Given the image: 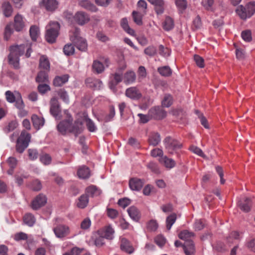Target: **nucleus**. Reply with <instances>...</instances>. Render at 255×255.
Wrapping results in <instances>:
<instances>
[{
	"mask_svg": "<svg viewBox=\"0 0 255 255\" xmlns=\"http://www.w3.org/2000/svg\"><path fill=\"white\" fill-rule=\"evenodd\" d=\"M73 118L71 116L66 120L61 121L57 126V129L63 135L67 132L74 134L75 137L80 134L83 130V123L79 120H76L72 123Z\"/></svg>",
	"mask_w": 255,
	"mask_h": 255,
	"instance_id": "1",
	"label": "nucleus"
},
{
	"mask_svg": "<svg viewBox=\"0 0 255 255\" xmlns=\"http://www.w3.org/2000/svg\"><path fill=\"white\" fill-rule=\"evenodd\" d=\"M195 236L194 233L187 230L181 231L178 234L179 239L184 240L186 243L183 246V249L186 255H194L195 248L191 238Z\"/></svg>",
	"mask_w": 255,
	"mask_h": 255,
	"instance_id": "2",
	"label": "nucleus"
},
{
	"mask_svg": "<svg viewBox=\"0 0 255 255\" xmlns=\"http://www.w3.org/2000/svg\"><path fill=\"white\" fill-rule=\"evenodd\" d=\"M236 12L243 20L251 18L255 13V2L250 1L245 5H240L236 8Z\"/></svg>",
	"mask_w": 255,
	"mask_h": 255,
	"instance_id": "3",
	"label": "nucleus"
},
{
	"mask_svg": "<svg viewBox=\"0 0 255 255\" xmlns=\"http://www.w3.org/2000/svg\"><path fill=\"white\" fill-rule=\"evenodd\" d=\"M31 134L26 130H22L17 138V152L22 153L28 147L31 140Z\"/></svg>",
	"mask_w": 255,
	"mask_h": 255,
	"instance_id": "4",
	"label": "nucleus"
},
{
	"mask_svg": "<svg viewBox=\"0 0 255 255\" xmlns=\"http://www.w3.org/2000/svg\"><path fill=\"white\" fill-rule=\"evenodd\" d=\"M70 39L74 45L80 51H85L88 45L85 39L80 36V33H72Z\"/></svg>",
	"mask_w": 255,
	"mask_h": 255,
	"instance_id": "5",
	"label": "nucleus"
},
{
	"mask_svg": "<svg viewBox=\"0 0 255 255\" xmlns=\"http://www.w3.org/2000/svg\"><path fill=\"white\" fill-rule=\"evenodd\" d=\"M150 118L160 120L164 119L167 116L166 112L160 107H154L148 111Z\"/></svg>",
	"mask_w": 255,
	"mask_h": 255,
	"instance_id": "6",
	"label": "nucleus"
},
{
	"mask_svg": "<svg viewBox=\"0 0 255 255\" xmlns=\"http://www.w3.org/2000/svg\"><path fill=\"white\" fill-rule=\"evenodd\" d=\"M115 116V109L113 105L109 107L108 113H101L97 116H95L97 120L99 122H104L108 123L111 121Z\"/></svg>",
	"mask_w": 255,
	"mask_h": 255,
	"instance_id": "7",
	"label": "nucleus"
},
{
	"mask_svg": "<svg viewBox=\"0 0 255 255\" xmlns=\"http://www.w3.org/2000/svg\"><path fill=\"white\" fill-rule=\"evenodd\" d=\"M53 231L57 238H63L69 234L70 229L66 225L57 224L56 226L53 228Z\"/></svg>",
	"mask_w": 255,
	"mask_h": 255,
	"instance_id": "8",
	"label": "nucleus"
},
{
	"mask_svg": "<svg viewBox=\"0 0 255 255\" xmlns=\"http://www.w3.org/2000/svg\"><path fill=\"white\" fill-rule=\"evenodd\" d=\"M120 247L122 251L128 254H131L134 252L132 244L126 238H120Z\"/></svg>",
	"mask_w": 255,
	"mask_h": 255,
	"instance_id": "9",
	"label": "nucleus"
},
{
	"mask_svg": "<svg viewBox=\"0 0 255 255\" xmlns=\"http://www.w3.org/2000/svg\"><path fill=\"white\" fill-rule=\"evenodd\" d=\"M47 202V198L43 194H39L36 196L32 200L31 204V207L33 210H37L44 206Z\"/></svg>",
	"mask_w": 255,
	"mask_h": 255,
	"instance_id": "10",
	"label": "nucleus"
},
{
	"mask_svg": "<svg viewBox=\"0 0 255 255\" xmlns=\"http://www.w3.org/2000/svg\"><path fill=\"white\" fill-rule=\"evenodd\" d=\"M164 142L166 149L169 152H171L172 150L179 149L182 146V144L178 141L170 137H166L164 139Z\"/></svg>",
	"mask_w": 255,
	"mask_h": 255,
	"instance_id": "11",
	"label": "nucleus"
},
{
	"mask_svg": "<svg viewBox=\"0 0 255 255\" xmlns=\"http://www.w3.org/2000/svg\"><path fill=\"white\" fill-rule=\"evenodd\" d=\"M125 95L133 100H138L142 97V94L136 87H131L127 89Z\"/></svg>",
	"mask_w": 255,
	"mask_h": 255,
	"instance_id": "12",
	"label": "nucleus"
},
{
	"mask_svg": "<svg viewBox=\"0 0 255 255\" xmlns=\"http://www.w3.org/2000/svg\"><path fill=\"white\" fill-rule=\"evenodd\" d=\"M25 105L19 93L17 92V114L19 117L24 118L27 116L28 111L24 108Z\"/></svg>",
	"mask_w": 255,
	"mask_h": 255,
	"instance_id": "13",
	"label": "nucleus"
},
{
	"mask_svg": "<svg viewBox=\"0 0 255 255\" xmlns=\"http://www.w3.org/2000/svg\"><path fill=\"white\" fill-rule=\"evenodd\" d=\"M50 112L54 117H57L61 113L60 106L57 98L52 97L50 101Z\"/></svg>",
	"mask_w": 255,
	"mask_h": 255,
	"instance_id": "14",
	"label": "nucleus"
},
{
	"mask_svg": "<svg viewBox=\"0 0 255 255\" xmlns=\"http://www.w3.org/2000/svg\"><path fill=\"white\" fill-rule=\"evenodd\" d=\"M144 184V180L136 177L131 178L129 180V187L133 191H140Z\"/></svg>",
	"mask_w": 255,
	"mask_h": 255,
	"instance_id": "15",
	"label": "nucleus"
},
{
	"mask_svg": "<svg viewBox=\"0 0 255 255\" xmlns=\"http://www.w3.org/2000/svg\"><path fill=\"white\" fill-rule=\"evenodd\" d=\"M58 2L56 0H42L40 5L43 6L49 11H54L58 7Z\"/></svg>",
	"mask_w": 255,
	"mask_h": 255,
	"instance_id": "16",
	"label": "nucleus"
},
{
	"mask_svg": "<svg viewBox=\"0 0 255 255\" xmlns=\"http://www.w3.org/2000/svg\"><path fill=\"white\" fill-rule=\"evenodd\" d=\"M85 84L87 87L94 90H99L102 86V82L100 80L93 78H87Z\"/></svg>",
	"mask_w": 255,
	"mask_h": 255,
	"instance_id": "17",
	"label": "nucleus"
},
{
	"mask_svg": "<svg viewBox=\"0 0 255 255\" xmlns=\"http://www.w3.org/2000/svg\"><path fill=\"white\" fill-rule=\"evenodd\" d=\"M74 19L79 24L84 25L90 20V17L84 12L78 11L75 14Z\"/></svg>",
	"mask_w": 255,
	"mask_h": 255,
	"instance_id": "18",
	"label": "nucleus"
},
{
	"mask_svg": "<svg viewBox=\"0 0 255 255\" xmlns=\"http://www.w3.org/2000/svg\"><path fill=\"white\" fill-rule=\"evenodd\" d=\"M39 69L47 72L50 71V63L48 57L44 55H42L40 57L39 60Z\"/></svg>",
	"mask_w": 255,
	"mask_h": 255,
	"instance_id": "19",
	"label": "nucleus"
},
{
	"mask_svg": "<svg viewBox=\"0 0 255 255\" xmlns=\"http://www.w3.org/2000/svg\"><path fill=\"white\" fill-rule=\"evenodd\" d=\"M252 205V201L250 198L245 197L238 202V206L240 208L245 212H249L251 210Z\"/></svg>",
	"mask_w": 255,
	"mask_h": 255,
	"instance_id": "20",
	"label": "nucleus"
},
{
	"mask_svg": "<svg viewBox=\"0 0 255 255\" xmlns=\"http://www.w3.org/2000/svg\"><path fill=\"white\" fill-rule=\"evenodd\" d=\"M69 78V76L68 74L56 76L53 80V85L55 87H62L68 81Z\"/></svg>",
	"mask_w": 255,
	"mask_h": 255,
	"instance_id": "21",
	"label": "nucleus"
},
{
	"mask_svg": "<svg viewBox=\"0 0 255 255\" xmlns=\"http://www.w3.org/2000/svg\"><path fill=\"white\" fill-rule=\"evenodd\" d=\"M136 74L132 70L127 71L123 75V82L126 85L134 83L136 80Z\"/></svg>",
	"mask_w": 255,
	"mask_h": 255,
	"instance_id": "22",
	"label": "nucleus"
},
{
	"mask_svg": "<svg viewBox=\"0 0 255 255\" xmlns=\"http://www.w3.org/2000/svg\"><path fill=\"white\" fill-rule=\"evenodd\" d=\"M77 175L79 178L87 179L91 176V172L89 167L86 165L80 166L77 170Z\"/></svg>",
	"mask_w": 255,
	"mask_h": 255,
	"instance_id": "23",
	"label": "nucleus"
},
{
	"mask_svg": "<svg viewBox=\"0 0 255 255\" xmlns=\"http://www.w3.org/2000/svg\"><path fill=\"white\" fill-rule=\"evenodd\" d=\"M10 53L8 56V63L14 68H16V45L9 47Z\"/></svg>",
	"mask_w": 255,
	"mask_h": 255,
	"instance_id": "24",
	"label": "nucleus"
},
{
	"mask_svg": "<svg viewBox=\"0 0 255 255\" xmlns=\"http://www.w3.org/2000/svg\"><path fill=\"white\" fill-rule=\"evenodd\" d=\"M159 162L168 169L173 168L176 164L175 161L173 159L169 158L166 156H163L160 158Z\"/></svg>",
	"mask_w": 255,
	"mask_h": 255,
	"instance_id": "25",
	"label": "nucleus"
},
{
	"mask_svg": "<svg viewBox=\"0 0 255 255\" xmlns=\"http://www.w3.org/2000/svg\"><path fill=\"white\" fill-rule=\"evenodd\" d=\"M48 72L47 71L40 70L35 78V81L38 83H49Z\"/></svg>",
	"mask_w": 255,
	"mask_h": 255,
	"instance_id": "26",
	"label": "nucleus"
},
{
	"mask_svg": "<svg viewBox=\"0 0 255 255\" xmlns=\"http://www.w3.org/2000/svg\"><path fill=\"white\" fill-rule=\"evenodd\" d=\"M31 120L34 128L39 129L44 125L45 120L43 118L38 117L36 115H33L31 117Z\"/></svg>",
	"mask_w": 255,
	"mask_h": 255,
	"instance_id": "27",
	"label": "nucleus"
},
{
	"mask_svg": "<svg viewBox=\"0 0 255 255\" xmlns=\"http://www.w3.org/2000/svg\"><path fill=\"white\" fill-rule=\"evenodd\" d=\"M126 67L127 65L126 64H124L122 67H119L118 69V72H116L112 75L113 77V80H112V81L118 84L123 81V71L126 68Z\"/></svg>",
	"mask_w": 255,
	"mask_h": 255,
	"instance_id": "28",
	"label": "nucleus"
},
{
	"mask_svg": "<svg viewBox=\"0 0 255 255\" xmlns=\"http://www.w3.org/2000/svg\"><path fill=\"white\" fill-rule=\"evenodd\" d=\"M89 203V197L88 195L84 194L81 195L76 202V206L80 209L86 208Z\"/></svg>",
	"mask_w": 255,
	"mask_h": 255,
	"instance_id": "29",
	"label": "nucleus"
},
{
	"mask_svg": "<svg viewBox=\"0 0 255 255\" xmlns=\"http://www.w3.org/2000/svg\"><path fill=\"white\" fill-rule=\"evenodd\" d=\"M101 193V191L98 189L95 185H91L86 188L85 194L88 195V196L95 197L100 195Z\"/></svg>",
	"mask_w": 255,
	"mask_h": 255,
	"instance_id": "30",
	"label": "nucleus"
},
{
	"mask_svg": "<svg viewBox=\"0 0 255 255\" xmlns=\"http://www.w3.org/2000/svg\"><path fill=\"white\" fill-rule=\"evenodd\" d=\"M92 71L97 74L103 72L105 70V67L103 64L98 60H94L92 66Z\"/></svg>",
	"mask_w": 255,
	"mask_h": 255,
	"instance_id": "31",
	"label": "nucleus"
},
{
	"mask_svg": "<svg viewBox=\"0 0 255 255\" xmlns=\"http://www.w3.org/2000/svg\"><path fill=\"white\" fill-rule=\"evenodd\" d=\"M127 211L130 217L133 220L137 221L140 219V212L135 206L130 207Z\"/></svg>",
	"mask_w": 255,
	"mask_h": 255,
	"instance_id": "32",
	"label": "nucleus"
},
{
	"mask_svg": "<svg viewBox=\"0 0 255 255\" xmlns=\"http://www.w3.org/2000/svg\"><path fill=\"white\" fill-rule=\"evenodd\" d=\"M3 14L6 17H9L13 11L12 6L8 1L3 0L1 3Z\"/></svg>",
	"mask_w": 255,
	"mask_h": 255,
	"instance_id": "33",
	"label": "nucleus"
},
{
	"mask_svg": "<svg viewBox=\"0 0 255 255\" xmlns=\"http://www.w3.org/2000/svg\"><path fill=\"white\" fill-rule=\"evenodd\" d=\"M84 118L88 130L90 132H95L97 128L94 122L88 117L87 113L84 114Z\"/></svg>",
	"mask_w": 255,
	"mask_h": 255,
	"instance_id": "34",
	"label": "nucleus"
},
{
	"mask_svg": "<svg viewBox=\"0 0 255 255\" xmlns=\"http://www.w3.org/2000/svg\"><path fill=\"white\" fill-rule=\"evenodd\" d=\"M149 144L153 146L157 145L160 141V136L157 132H151L150 133L148 139Z\"/></svg>",
	"mask_w": 255,
	"mask_h": 255,
	"instance_id": "35",
	"label": "nucleus"
},
{
	"mask_svg": "<svg viewBox=\"0 0 255 255\" xmlns=\"http://www.w3.org/2000/svg\"><path fill=\"white\" fill-rule=\"evenodd\" d=\"M6 162L9 167V169L7 171L8 175H12L14 173V169L16 167V158L13 157H9Z\"/></svg>",
	"mask_w": 255,
	"mask_h": 255,
	"instance_id": "36",
	"label": "nucleus"
},
{
	"mask_svg": "<svg viewBox=\"0 0 255 255\" xmlns=\"http://www.w3.org/2000/svg\"><path fill=\"white\" fill-rule=\"evenodd\" d=\"M24 223L29 227H32L35 224L36 219L31 213H26L23 217Z\"/></svg>",
	"mask_w": 255,
	"mask_h": 255,
	"instance_id": "37",
	"label": "nucleus"
},
{
	"mask_svg": "<svg viewBox=\"0 0 255 255\" xmlns=\"http://www.w3.org/2000/svg\"><path fill=\"white\" fill-rule=\"evenodd\" d=\"M79 4L81 7L92 11H96L97 10L96 6L87 0H82L80 1L79 2Z\"/></svg>",
	"mask_w": 255,
	"mask_h": 255,
	"instance_id": "38",
	"label": "nucleus"
},
{
	"mask_svg": "<svg viewBox=\"0 0 255 255\" xmlns=\"http://www.w3.org/2000/svg\"><path fill=\"white\" fill-rule=\"evenodd\" d=\"M60 28V24L58 22L51 21L46 26V32H58Z\"/></svg>",
	"mask_w": 255,
	"mask_h": 255,
	"instance_id": "39",
	"label": "nucleus"
},
{
	"mask_svg": "<svg viewBox=\"0 0 255 255\" xmlns=\"http://www.w3.org/2000/svg\"><path fill=\"white\" fill-rule=\"evenodd\" d=\"M177 219V215L175 213H172L167 216L166 219V227L168 231H169L172 226L174 224Z\"/></svg>",
	"mask_w": 255,
	"mask_h": 255,
	"instance_id": "40",
	"label": "nucleus"
},
{
	"mask_svg": "<svg viewBox=\"0 0 255 255\" xmlns=\"http://www.w3.org/2000/svg\"><path fill=\"white\" fill-rule=\"evenodd\" d=\"M42 186L41 181L37 179L33 180L29 184V188L34 191H40L42 188Z\"/></svg>",
	"mask_w": 255,
	"mask_h": 255,
	"instance_id": "41",
	"label": "nucleus"
},
{
	"mask_svg": "<svg viewBox=\"0 0 255 255\" xmlns=\"http://www.w3.org/2000/svg\"><path fill=\"white\" fill-rule=\"evenodd\" d=\"M157 71L163 77H169L172 75V70L168 66L158 67Z\"/></svg>",
	"mask_w": 255,
	"mask_h": 255,
	"instance_id": "42",
	"label": "nucleus"
},
{
	"mask_svg": "<svg viewBox=\"0 0 255 255\" xmlns=\"http://www.w3.org/2000/svg\"><path fill=\"white\" fill-rule=\"evenodd\" d=\"M47 83L39 84L37 86V91L41 95H44L51 90L50 86Z\"/></svg>",
	"mask_w": 255,
	"mask_h": 255,
	"instance_id": "43",
	"label": "nucleus"
},
{
	"mask_svg": "<svg viewBox=\"0 0 255 255\" xmlns=\"http://www.w3.org/2000/svg\"><path fill=\"white\" fill-rule=\"evenodd\" d=\"M63 51L64 54L66 56H71L75 53L74 46L71 43H68L64 46Z\"/></svg>",
	"mask_w": 255,
	"mask_h": 255,
	"instance_id": "44",
	"label": "nucleus"
},
{
	"mask_svg": "<svg viewBox=\"0 0 255 255\" xmlns=\"http://www.w3.org/2000/svg\"><path fill=\"white\" fill-rule=\"evenodd\" d=\"M27 155L30 160L34 161L38 158L39 152L37 149L29 148L27 150Z\"/></svg>",
	"mask_w": 255,
	"mask_h": 255,
	"instance_id": "45",
	"label": "nucleus"
},
{
	"mask_svg": "<svg viewBox=\"0 0 255 255\" xmlns=\"http://www.w3.org/2000/svg\"><path fill=\"white\" fill-rule=\"evenodd\" d=\"M104 232V238L109 240H112L114 238L115 231L110 225L105 228Z\"/></svg>",
	"mask_w": 255,
	"mask_h": 255,
	"instance_id": "46",
	"label": "nucleus"
},
{
	"mask_svg": "<svg viewBox=\"0 0 255 255\" xmlns=\"http://www.w3.org/2000/svg\"><path fill=\"white\" fill-rule=\"evenodd\" d=\"M174 26L173 20L170 17H166L163 23V27L164 30L169 31Z\"/></svg>",
	"mask_w": 255,
	"mask_h": 255,
	"instance_id": "47",
	"label": "nucleus"
},
{
	"mask_svg": "<svg viewBox=\"0 0 255 255\" xmlns=\"http://www.w3.org/2000/svg\"><path fill=\"white\" fill-rule=\"evenodd\" d=\"M173 103V98L170 94H165L162 101V106L164 107L168 108Z\"/></svg>",
	"mask_w": 255,
	"mask_h": 255,
	"instance_id": "48",
	"label": "nucleus"
},
{
	"mask_svg": "<svg viewBox=\"0 0 255 255\" xmlns=\"http://www.w3.org/2000/svg\"><path fill=\"white\" fill-rule=\"evenodd\" d=\"M137 7L139 12L142 15L145 14L147 9V3L144 0H139L137 3Z\"/></svg>",
	"mask_w": 255,
	"mask_h": 255,
	"instance_id": "49",
	"label": "nucleus"
},
{
	"mask_svg": "<svg viewBox=\"0 0 255 255\" xmlns=\"http://www.w3.org/2000/svg\"><path fill=\"white\" fill-rule=\"evenodd\" d=\"M84 250V248L75 247L72 248L70 251L63 254V255H81Z\"/></svg>",
	"mask_w": 255,
	"mask_h": 255,
	"instance_id": "50",
	"label": "nucleus"
},
{
	"mask_svg": "<svg viewBox=\"0 0 255 255\" xmlns=\"http://www.w3.org/2000/svg\"><path fill=\"white\" fill-rule=\"evenodd\" d=\"M40 161L45 165H49L52 161L51 156L47 153H44L39 156Z\"/></svg>",
	"mask_w": 255,
	"mask_h": 255,
	"instance_id": "51",
	"label": "nucleus"
},
{
	"mask_svg": "<svg viewBox=\"0 0 255 255\" xmlns=\"http://www.w3.org/2000/svg\"><path fill=\"white\" fill-rule=\"evenodd\" d=\"M57 94L60 98L65 103H68L69 102V96L67 92L63 89H59L57 91Z\"/></svg>",
	"mask_w": 255,
	"mask_h": 255,
	"instance_id": "52",
	"label": "nucleus"
},
{
	"mask_svg": "<svg viewBox=\"0 0 255 255\" xmlns=\"http://www.w3.org/2000/svg\"><path fill=\"white\" fill-rule=\"evenodd\" d=\"M147 168L153 173L159 174L160 173V169L157 163L153 162H150L147 164Z\"/></svg>",
	"mask_w": 255,
	"mask_h": 255,
	"instance_id": "53",
	"label": "nucleus"
},
{
	"mask_svg": "<svg viewBox=\"0 0 255 255\" xmlns=\"http://www.w3.org/2000/svg\"><path fill=\"white\" fill-rule=\"evenodd\" d=\"M59 33H46L45 37L46 40L49 43L55 42Z\"/></svg>",
	"mask_w": 255,
	"mask_h": 255,
	"instance_id": "54",
	"label": "nucleus"
},
{
	"mask_svg": "<svg viewBox=\"0 0 255 255\" xmlns=\"http://www.w3.org/2000/svg\"><path fill=\"white\" fill-rule=\"evenodd\" d=\"M152 83L154 88L156 89L165 87L167 85L166 82L158 78L154 79L152 81Z\"/></svg>",
	"mask_w": 255,
	"mask_h": 255,
	"instance_id": "55",
	"label": "nucleus"
},
{
	"mask_svg": "<svg viewBox=\"0 0 255 255\" xmlns=\"http://www.w3.org/2000/svg\"><path fill=\"white\" fill-rule=\"evenodd\" d=\"M166 242L165 238L162 235H157L154 239V242L160 247L164 246Z\"/></svg>",
	"mask_w": 255,
	"mask_h": 255,
	"instance_id": "56",
	"label": "nucleus"
},
{
	"mask_svg": "<svg viewBox=\"0 0 255 255\" xmlns=\"http://www.w3.org/2000/svg\"><path fill=\"white\" fill-rule=\"evenodd\" d=\"M158 227V225L156 220H151L147 224V229L150 231H155Z\"/></svg>",
	"mask_w": 255,
	"mask_h": 255,
	"instance_id": "57",
	"label": "nucleus"
},
{
	"mask_svg": "<svg viewBox=\"0 0 255 255\" xmlns=\"http://www.w3.org/2000/svg\"><path fill=\"white\" fill-rule=\"evenodd\" d=\"M194 60L198 67L200 68L204 67V60L202 57L198 55H195L194 56Z\"/></svg>",
	"mask_w": 255,
	"mask_h": 255,
	"instance_id": "58",
	"label": "nucleus"
},
{
	"mask_svg": "<svg viewBox=\"0 0 255 255\" xmlns=\"http://www.w3.org/2000/svg\"><path fill=\"white\" fill-rule=\"evenodd\" d=\"M234 47L236 48V57L239 59H243L245 58V51L243 49L237 47L236 43L234 44Z\"/></svg>",
	"mask_w": 255,
	"mask_h": 255,
	"instance_id": "59",
	"label": "nucleus"
},
{
	"mask_svg": "<svg viewBox=\"0 0 255 255\" xmlns=\"http://www.w3.org/2000/svg\"><path fill=\"white\" fill-rule=\"evenodd\" d=\"M176 6L180 10H184L186 8L187 2L186 0H175Z\"/></svg>",
	"mask_w": 255,
	"mask_h": 255,
	"instance_id": "60",
	"label": "nucleus"
},
{
	"mask_svg": "<svg viewBox=\"0 0 255 255\" xmlns=\"http://www.w3.org/2000/svg\"><path fill=\"white\" fill-rule=\"evenodd\" d=\"M91 225V221L89 218H86L84 219L81 223V228L83 230H86L88 229Z\"/></svg>",
	"mask_w": 255,
	"mask_h": 255,
	"instance_id": "61",
	"label": "nucleus"
},
{
	"mask_svg": "<svg viewBox=\"0 0 255 255\" xmlns=\"http://www.w3.org/2000/svg\"><path fill=\"white\" fill-rule=\"evenodd\" d=\"M245 246L250 251L255 253V238L248 241Z\"/></svg>",
	"mask_w": 255,
	"mask_h": 255,
	"instance_id": "62",
	"label": "nucleus"
},
{
	"mask_svg": "<svg viewBox=\"0 0 255 255\" xmlns=\"http://www.w3.org/2000/svg\"><path fill=\"white\" fill-rule=\"evenodd\" d=\"M139 12L133 11L132 12V16L134 21L137 24L140 25L142 24V16Z\"/></svg>",
	"mask_w": 255,
	"mask_h": 255,
	"instance_id": "63",
	"label": "nucleus"
},
{
	"mask_svg": "<svg viewBox=\"0 0 255 255\" xmlns=\"http://www.w3.org/2000/svg\"><path fill=\"white\" fill-rule=\"evenodd\" d=\"M107 213L108 216L113 219L116 218L119 214L117 210L112 208H108L107 209Z\"/></svg>",
	"mask_w": 255,
	"mask_h": 255,
	"instance_id": "64",
	"label": "nucleus"
}]
</instances>
